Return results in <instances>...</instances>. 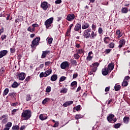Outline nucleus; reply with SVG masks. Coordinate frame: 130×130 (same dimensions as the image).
I'll list each match as a JSON object with an SVG mask.
<instances>
[{
    "label": "nucleus",
    "mask_w": 130,
    "mask_h": 130,
    "mask_svg": "<svg viewBox=\"0 0 130 130\" xmlns=\"http://www.w3.org/2000/svg\"><path fill=\"white\" fill-rule=\"evenodd\" d=\"M50 51L47 50V51H43V53L41 56V58H45L46 57V55L48 54V53H50Z\"/></svg>",
    "instance_id": "nucleus-17"
},
{
    "label": "nucleus",
    "mask_w": 130,
    "mask_h": 130,
    "mask_svg": "<svg viewBox=\"0 0 130 130\" xmlns=\"http://www.w3.org/2000/svg\"><path fill=\"white\" fill-rule=\"evenodd\" d=\"M120 125H121L120 123H118L115 124L114 127L115 128H119V127H120Z\"/></svg>",
    "instance_id": "nucleus-45"
},
{
    "label": "nucleus",
    "mask_w": 130,
    "mask_h": 130,
    "mask_svg": "<svg viewBox=\"0 0 130 130\" xmlns=\"http://www.w3.org/2000/svg\"><path fill=\"white\" fill-rule=\"evenodd\" d=\"M72 63L73 64V66H77V61L76 60H73L72 61Z\"/></svg>",
    "instance_id": "nucleus-52"
},
{
    "label": "nucleus",
    "mask_w": 130,
    "mask_h": 130,
    "mask_svg": "<svg viewBox=\"0 0 130 130\" xmlns=\"http://www.w3.org/2000/svg\"><path fill=\"white\" fill-rule=\"evenodd\" d=\"M39 41H40V38L37 37L33 40L32 43L30 45L31 48H34L38 45H39Z\"/></svg>",
    "instance_id": "nucleus-2"
},
{
    "label": "nucleus",
    "mask_w": 130,
    "mask_h": 130,
    "mask_svg": "<svg viewBox=\"0 0 130 130\" xmlns=\"http://www.w3.org/2000/svg\"><path fill=\"white\" fill-rule=\"evenodd\" d=\"M52 73V70L49 69L48 70L45 71V74H46V76L47 77H48V76H49V75H50V74H51Z\"/></svg>",
    "instance_id": "nucleus-26"
},
{
    "label": "nucleus",
    "mask_w": 130,
    "mask_h": 130,
    "mask_svg": "<svg viewBox=\"0 0 130 130\" xmlns=\"http://www.w3.org/2000/svg\"><path fill=\"white\" fill-rule=\"evenodd\" d=\"M73 26H74V24H71L70 25L69 29H68V30L70 31V32H71V30L72 29Z\"/></svg>",
    "instance_id": "nucleus-59"
},
{
    "label": "nucleus",
    "mask_w": 130,
    "mask_h": 130,
    "mask_svg": "<svg viewBox=\"0 0 130 130\" xmlns=\"http://www.w3.org/2000/svg\"><path fill=\"white\" fill-rule=\"evenodd\" d=\"M50 63H51V62H50V61H47L45 63V66H49L50 64Z\"/></svg>",
    "instance_id": "nucleus-64"
},
{
    "label": "nucleus",
    "mask_w": 130,
    "mask_h": 130,
    "mask_svg": "<svg viewBox=\"0 0 130 130\" xmlns=\"http://www.w3.org/2000/svg\"><path fill=\"white\" fill-rule=\"evenodd\" d=\"M98 32L99 34H101L102 33H103V29H102V27H99L98 29Z\"/></svg>",
    "instance_id": "nucleus-48"
},
{
    "label": "nucleus",
    "mask_w": 130,
    "mask_h": 130,
    "mask_svg": "<svg viewBox=\"0 0 130 130\" xmlns=\"http://www.w3.org/2000/svg\"><path fill=\"white\" fill-rule=\"evenodd\" d=\"M4 73H5V69L2 68L0 69V76H3Z\"/></svg>",
    "instance_id": "nucleus-43"
},
{
    "label": "nucleus",
    "mask_w": 130,
    "mask_h": 130,
    "mask_svg": "<svg viewBox=\"0 0 130 130\" xmlns=\"http://www.w3.org/2000/svg\"><path fill=\"white\" fill-rule=\"evenodd\" d=\"M123 121L124 123H126V124H127V123H128V122L129 121V117H124L123 118Z\"/></svg>",
    "instance_id": "nucleus-24"
},
{
    "label": "nucleus",
    "mask_w": 130,
    "mask_h": 130,
    "mask_svg": "<svg viewBox=\"0 0 130 130\" xmlns=\"http://www.w3.org/2000/svg\"><path fill=\"white\" fill-rule=\"evenodd\" d=\"M102 72L103 76H107V75H108L109 73V70H108V69L106 67L102 69Z\"/></svg>",
    "instance_id": "nucleus-12"
},
{
    "label": "nucleus",
    "mask_w": 130,
    "mask_h": 130,
    "mask_svg": "<svg viewBox=\"0 0 130 130\" xmlns=\"http://www.w3.org/2000/svg\"><path fill=\"white\" fill-rule=\"evenodd\" d=\"M128 12V9L126 8H122L121 9V13L122 14H126Z\"/></svg>",
    "instance_id": "nucleus-29"
},
{
    "label": "nucleus",
    "mask_w": 130,
    "mask_h": 130,
    "mask_svg": "<svg viewBox=\"0 0 130 130\" xmlns=\"http://www.w3.org/2000/svg\"><path fill=\"white\" fill-rule=\"evenodd\" d=\"M41 7L45 10H46L47 9H48V5H47V2H43L41 4Z\"/></svg>",
    "instance_id": "nucleus-14"
},
{
    "label": "nucleus",
    "mask_w": 130,
    "mask_h": 130,
    "mask_svg": "<svg viewBox=\"0 0 130 130\" xmlns=\"http://www.w3.org/2000/svg\"><path fill=\"white\" fill-rule=\"evenodd\" d=\"M25 78H26V75L24 73H21L18 74V79L20 81H23V80H25Z\"/></svg>",
    "instance_id": "nucleus-10"
},
{
    "label": "nucleus",
    "mask_w": 130,
    "mask_h": 130,
    "mask_svg": "<svg viewBox=\"0 0 130 130\" xmlns=\"http://www.w3.org/2000/svg\"><path fill=\"white\" fill-rule=\"evenodd\" d=\"M67 92H68V88H62L60 91V92L64 93V94H66Z\"/></svg>",
    "instance_id": "nucleus-32"
},
{
    "label": "nucleus",
    "mask_w": 130,
    "mask_h": 130,
    "mask_svg": "<svg viewBox=\"0 0 130 130\" xmlns=\"http://www.w3.org/2000/svg\"><path fill=\"white\" fill-rule=\"evenodd\" d=\"M44 77H46L47 76H46V74L45 73L43 72H41L40 74V78H43Z\"/></svg>",
    "instance_id": "nucleus-36"
},
{
    "label": "nucleus",
    "mask_w": 130,
    "mask_h": 130,
    "mask_svg": "<svg viewBox=\"0 0 130 130\" xmlns=\"http://www.w3.org/2000/svg\"><path fill=\"white\" fill-rule=\"evenodd\" d=\"M53 23V18L51 17L49 19H48L45 22V25L46 26V28L47 29H48L50 27H51V24Z\"/></svg>",
    "instance_id": "nucleus-3"
},
{
    "label": "nucleus",
    "mask_w": 130,
    "mask_h": 130,
    "mask_svg": "<svg viewBox=\"0 0 130 130\" xmlns=\"http://www.w3.org/2000/svg\"><path fill=\"white\" fill-rule=\"evenodd\" d=\"M8 118L9 116L7 114L3 115L2 117H0V120H2V123L5 124V123H7V122H8Z\"/></svg>",
    "instance_id": "nucleus-5"
},
{
    "label": "nucleus",
    "mask_w": 130,
    "mask_h": 130,
    "mask_svg": "<svg viewBox=\"0 0 130 130\" xmlns=\"http://www.w3.org/2000/svg\"><path fill=\"white\" fill-rule=\"evenodd\" d=\"M31 100V96L29 94L26 95V101H30Z\"/></svg>",
    "instance_id": "nucleus-50"
},
{
    "label": "nucleus",
    "mask_w": 130,
    "mask_h": 130,
    "mask_svg": "<svg viewBox=\"0 0 130 130\" xmlns=\"http://www.w3.org/2000/svg\"><path fill=\"white\" fill-rule=\"evenodd\" d=\"M119 48H121L123 45L125 44V40L124 39H122L119 41Z\"/></svg>",
    "instance_id": "nucleus-16"
},
{
    "label": "nucleus",
    "mask_w": 130,
    "mask_h": 130,
    "mask_svg": "<svg viewBox=\"0 0 130 130\" xmlns=\"http://www.w3.org/2000/svg\"><path fill=\"white\" fill-rule=\"evenodd\" d=\"M18 109H13L12 111V114H15L14 113L17 112Z\"/></svg>",
    "instance_id": "nucleus-61"
},
{
    "label": "nucleus",
    "mask_w": 130,
    "mask_h": 130,
    "mask_svg": "<svg viewBox=\"0 0 130 130\" xmlns=\"http://www.w3.org/2000/svg\"><path fill=\"white\" fill-rule=\"evenodd\" d=\"M61 2H62L61 0H57L55 2V4L57 5L59 4H61Z\"/></svg>",
    "instance_id": "nucleus-57"
},
{
    "label": "nucleus",
    "mask_w": 130,
    "mask_h": 130,
    "mask_svg": "<svg viewBox=\"0 0 130 130\" xmlns=\"http://www.w3.org/2000/svg\"><path fill=\"white\" fill-rule=\"evenodd\" d=\"M108 69L109 71H112L113 69H114V65H113V63H109L108 66Z\"/></svg>",
    "instance_id": "nucleus-23"
},
{
    "label": "nucleus",
    "mask_w": 130,
    "mask_h": 130,
    "mask_svg": "<svg viewBox=\"0 0 130 130\" xmlns=\"http://www.w3.org/2000/svg\"><path fill=\"white\" fill-rule=\"evenodd\" d=\"M51 91V87L50 86H47L46 89V92L47 93H49Z\"/></svg>",
    "instance_id": "nucleus-42"
},
{
    "label": "nucleus",
    "mask_w": 130,
    "mask_h": 130,
    "mask_svg": "<svg viewBox=\"0 0 130 130\" xmlns=\"http://www.w3.org/2000/svg\"><path fill=\"white\" fill-rule=\"evenodd\" d=\"M58 126V122H56L53 126V127H57Z\"/></svg>",
    "instance_id": "nucleus-60"
},
{
    "label": "nucleus",
    "mask_w": 130,
    "mask_h": 130,
    "mask_svg": "<svg viewBox=\"0 0 130 130\" xmlns=\"http://www.w3.org/2000/svg\"><path fill=\"white\" fill-rule=\"evenodd\" d=\"M50 80L52 81V82H55V81L57 80V75L54 74L52 75Z\"/></svg>",
    "instance_id": "nucleus-19"
},
{
    "label": "nucleus",
    "mask_w": 130,
    "mask_h": 130,
    "mask_svg": "<svg viewBox=\"0 0 130 130\" xmlns=\"http://www.w3.org/2000/svg\"><path fill=\"white\" fill-rule=\"evenodd\" d=\"M88 27H90V24L88 23H86L82 25V29H88Z\"/></svg>",
    "instance_id": "nucleus-25"
},
{
    "label": "nucleus",
    "mask_w": 130,
    "mask_h": 130,
    "mask_svg": "<svg viewBox=\"0 0 130 130\" xmlns=\"http://www.w3.org/2000/svg\"><path fill=\"white\" fill-rule=\"evenodd\" d=\"M92 31V29H87L85 30H84L83 36L85 37V38H90V32Z\"/></svg>",
    "instance_id": "nucleus-7"
},
{
    "label": "nucleus",
    "mask_w": 130,
    "mask_h": 130,
    "mask_svg": "<svg viewBox=\"0 0 130 130\" xmlns=\"http://www.w3.org/2000/svg\"><path fill=\"white\" fill-rule=\"evenodd\" d=\"M76 119H80L81 118V114H77L75 117Z\"/></svg>",
    "instance_id": "nucleus-51"
},
{
    "label": "nucleus",
    "mask_w": 130,
    "mask_h": 130,
    "mask_svg": "<svg viewBox=\"0 0 130 130\" xmlns=\"http://www.w3.org/2000/svg\"><path fill=\"white\" fill-rule=\"evenodd\" d=\"M77 84L78 83H77V81L72 82L71 84V89H72V90H73V89H75V88H76L77 87Z\"/></svg>",
    "instance_id": "nucleus-20"
},
{
    "label": "nucleus",
    "mask_w": 130,
    "mask_h": 130,
    "mask_svg": "<svg viewBox=\"0 0 130 130\" xmlns=\"http://www.w3.org/2000/svg\"><path fill=\"white\" fill-rule=\"evenodd\" d=\"M74 103L73 101H70L68 102H66L63 104V106L64 107H68V106H70V105H72Z\"/></svg>",
    "instance_id": "nucleus-15"
},
{
    "label": "nucleus",
    "mask_w": 130,
    "mask_h": 130,
    "mask_svg": "<svg viewBox=\"0 0 130 130\" xmlns=\"http://www.w3.org/2000/svg\"><path fill=\"white\" fill-rule=\"evenodd\" d=\"M8 93H9V88H6L4 91L3 96H6L8 94Z\"/></svg>",
    "instance_id": "nucleus-34"
},
{
    "label": "nucleus",
    "mask_w": 130,
    "mask_h": 130,
    "mask_svg": "<svg viewBox=\"0 0 130 130\" xmlns=\"http://www.w3.org/2000/svg\"><path fill=\"white\" fill-rule=\"evenodd\" d=\"M69 67H70V64H69V62L68 61H63L60 64V68L62 70H66Z\"/></svg>",
    "instance_id": "nucleus-8"
},
{
    "label": "nucleus",
    "mask_w": 130,
    "mask_h": 130,
    "mask_svg": "<svg viewBox=\"0 0 130 130\" xmlns=\"http://www.w3.org/2000/svg\"><path fill=\"white\" fill-rule=\"evenodd\" d=\"M53 40V39H52V38L48 37L47 38V43L48 44H51V43H52Z\"/></svg>",
    "instance_id": "nucleus-28"
},
{
    "label": "nucleus",
    "mask_w": 130,
    "mask_h": 130,
    "mask_svg": "<svg viewBox=\"0 0 130 130\" xmlns=\"http://www.w3.org/2000/svg\"><path fill=\"white\" fill-rule=\"evenodd\" d=\"M96 36H97V33L95 32L94 31H91L90 36V39H94Z\"/></svg>",
    "instance_id": "nucleus-21"
},
{
    "label": "nucleus",
    "mask_w": 130,
    "mask_h": 130,
    "mask_svg": "<svg viewBox=\"0 0 130 130\" xmlns=\"http://www.w3.org/2000/svg\"><path fill=\"white\" fill-rule=\"evenodd\" d=\"M8 54V50H3L0 51V58H3L4 56L7 55Z\"/></svg>",
    "instance_id": "nucleus-11"
},
{
    "label": "nucleus",
    "mask_w": 130,
    "mask_h": 130,
    "mask_svg": "<svg viewBox=\"0 0 130 130\" xmlns=\"http://www.w3.org/2000/svg\"><path fill=\"white\" fill-rule=\"evenodd\" d=\"M49 100H50V99L48 98H45L43 101H42V104H46V103H47V102L48 101H49Z\"/></svg>",
    "instance_id": "nucleus-30"
},
{
    "label": "nucleus",
    "mask_w": 130,
    "mask_h": 130,
    "mask_svg": "<svg viewBox=\"0 0 130 130\" xmlns=\"http://www.w3.org/2000/svg\"><path fill=\"white\" fill-rule=\"evenodd\" d=\"M115 46V44L113 42H111L109 45V48H114V46Z\"/></svg>",
    "instance_id": "nucleus-35"
},
{
    "label": "nucleus",
    "mask_w": 130,
    "mask_h": 130,
    "mask_svg": "<svg viewBox=\"0 0 130 130\" xmlns=\"http://www.w3.org/2000/svg\"><path fill=\"white\" fill-rule=\"evenodd\" d=\"M13 124L12 123V122H9L7 123V124L5 125V126H7V127H11V126H12V125Z\"/></svg>",
    "instance_id": "nucleus-46"
},
{
    "label": "nucleus",
    "mask_w": 130,
    "mask_h": 130,
    "mask_svg": "<svg viewBox=\"0 0 130 130\" xmlns=\"http://www.w3.org/2000/svg\"><path fill=\"white\" fill-rule=\"evenodd\" d=\"M78 77V73H76L75 74H74L73 76V79H76Z\"/></svg>",
    "instance_id": "nucleus-63"
},
{
    "label": "nucleus",
    "mask_w": 130,
    "mask_h": 130,
    "mask_svg": "<svg viewBox=\"0 0 130 130\" xmlns=\"http://www.w3.org/2000/svg\"><path fill=\"white\" fill-rule=\"evenodd\" d=\"M129 79H130L129 76H126L125 77L124 80V81H127V80H129Z\"/></svg>",
    "instance_id": "nucleus-62"
},
{
    "label": "nucleus",
    "mask_w": 130,
    "mask_h": 130,
    "mask_svg": "<svg viewBox=\"0 0 130 130\" xmlns=\"http://www.w3.org/2000/svg\"><path fill=\"white\" fill-rule=\"evenodd\" d=\"M39 118L41 120H45V119H47V116H45L43 115V114H41L39 116Z\"/></svg>",
    "instance_id": "nucleus-27"
},
{
    "label": "nucleus",
    "mask_w": 130,
    "mask_h": 130,
    "mask_svg": "<svg viewBox=\"0 0 130 130\" xmlns=\"http://www.w3.org/2000/svg\"><path fill=\"white\" fill-rule=\"evenodd\" d=\"M115 91H119L120 90V85H116L114 87Z\"/></svg>",
    "instance_id": "nucleus-33"
},
{
    "label": "nucleus",
    "mask_w": 130,
    "mask_h": 130,
    "mask_svg": "<svg viewBox=\"0 0 130 130\" xmlns=\"http://www.w3.org/2000/svg\"><path fill=\"white\" fill-rule=\"evenodd\" d=\"M110 41V38L106 37L104 38V42L105 44H108Z\"/></svg>",
    "instance_id": "nucleus-22"
},
{
    "label": "nucleus",
    "mask_w": 130,
    "mask_h": 130,
    "mask_svg": "<svg viewBox=\"0 0 130 130\" xmlns=\"http://www.w3.org/2000/svg\"><path fill=\"white\" fill-rule=\"evenodd\" d=\"M110 51H111V49H106L105 52H106V53H107V54H108V53H110Z\"/></svg>",
    "instance_id": "nucleus-54"
},
{
    "label": "nucleus",
    "mask_w": 130,
    "mask_h": 130,
    "mask_svg": "<svg viewBox=\"0 0 130 130\" xmlns=\"http://www.w3.org/2000/svg\"><path fill=\"white\" fill-rule=\"evenodd\" d=\"M92 58H93V52L90 51L88 53V55L86 57V60L90 61V60H92Z\"/></svg>",
    "instance_id": "nucleus-13"
},
{
    "label": "nucleus",
    "mask_w": 130,
    "mask_h": 130,
    "mask_svg": "<svg viewBox=\"0 0 130 130\" xmlns=\"http://www.w3.org/2000/svg\"><path fill=\"white\" fill-rule=\"evenodd\" d=\"M18 103H18V102L13 103H12V104H11V106H14V107L17 106V105H18Z\"/></svg>",
    "instance_id": "nucleus-56"
},
{
    "label": "nucleus",
    "mask_w": 130,
    "mask_h": 130,
    "mask_svg": "<svg viewBox=\"0 0 130 130\" xmlns=\"http://www.w3.org/2000/svg\"><path fill=\"white\" fill-rule=\"evenodd\" d=\"M128 85V83H127V81L125 80H123V82L122 83V86L123 87H126Z\"/></svg>",
    "instance_id": "nucleus-31"
},
{
    "label": "nucleus",
    "mask_w": 130,
    "mask_h": 130,
    "mask_svg": "<svg viewBox=\"0 0 130 130\" xmlns=\"http://www.w3.org/2000/svg\"><path fill=\"white\" fill-rule=\"evenodd\" d=\"M81 109V106L78 105L75 107V109L77 110V111H79V110Z\"/></svg>",
    "instance_id": "nucleus-55"
},
{
    "label": "nucleus",
    "mask_w": 130,
    "mask_h": 130,
    "mask_svg": "<svg viewBox=\"0 0 130 130\" xmlns=\"http://www.w3.org/2000/svg\"><path fill=\"white\" fill-rule=\"evenodd\" d=\"M18 87V83L17 82H14L12 85V88H17Z\"/></svg>",
    "instance_id": "nucleus-39"
},
{
    "label": "nucleus",
    "mask_w": 130,
    "mask_h": 130,
    "mask_svg": "<svg viewBox=\"0 0 130 130\" xmlns=\"http://www.w3.org/2000/svg\"><path fill=\"white\" fill-rule=\"evenodd\" d=\"M77 53H78L79 54H82V53H84V51L83 50V49H80L77 51Z\"/></svg>",
    "instance_id": "nucleus-47"
},
{
    "label": "nucleus",
    "mask_w": 130,
    "mask_h": 130,
    "mask_svg": "<svg viewBox=\"0 0 130 130\" xmlns=\"http://www.w3.org/2000/svg\"><path fill=\"white\" fill-rule=\"evenodd\" d=\"M114 114H109L107 117L108 121H109V122H112V121L115 122L117 119L116 118H114Z\"/></svg>",
    "instance_id": "nucleus-4"
},
{
    "label": "nucleus",
    "mask_w": 130,
    "mask_h": 130,
    "mask_svg": "<svg viewBox=\"0 0 130 130\" xmlns=\"http://www.w3.org/2000/svg\"><path fill=\"white\" fill-rule=\"evenodd\" d=\"M110 90V86H108V87H106L105 91L106 92H109Z\"/></svg>",
    "instance_id": "nucleus-53"
},
{
    "label": "nucleus",
    "mask_w": 130,
    "mask_h": 130,
    "mask_svg": "<svg viewBox=\"0 0 130 130\" xmlns=\"http://www.w3.org/2000/svg\"><path fill=\"white\" fill-rule=\"evenodd\" d=\"M96 25L93 24L91 26V28L92 29V30H93V31H96Z\"/></svg>",
    "instance_id": "nucleus-49"
},
{
    "label": "nucleus",
    "mask_w": 130,
    "mask_h": 130,
    "mask_svg": "<svg viewBox=\"0 0 130 130\" xmlns=\"http://www.w3.org/2000/svg\"><path fill=\"white\" fill-rule=\"evenodd\" d=\"M81 28H82V25L79 23H77L76 24L75 26L74 30L75 31H79V30H81Z\"/></svg>",
    "instance_id": "nucleus-18"
},
{
    "label": "nucleus",
    "mask_w": 130,
    "mask_h": 130,
    "mask_svg": "<svg viewBox=\"0 0 130 130\" xmlns=\"http://www.w3.org/2000/svg\"><path fill=\"white\" fill-rule=\"evenodd\" d=\"M12 129L14 130H19L20 129V126L18 125H14L12 127Z\"/></svg>",
    "instance_id": "nucleus-38"
},
{
    "label": "nucleus",
    "mask_w": 130,
    "mask_h": 130,
    "mask_svg": "<svg viewBox=\"0 0 130 130\" xmlns=\"http://www.w3.org/2000/svg\"><path fill=\"white\" fill-rule=\"evenodd\" d=\"M98 67H99V63L96 62L92 63V64L90 66V68H92V69H91L92 72L95 73V72L97 71Z\"/></svg>",
    "instance_id": "nucleus-6"
},
{
    "label": "nucleus",
    "mask_w": 130,
    "mask_h": 130,
    "mask_svg": "<svg viewBox=\"0 0 130 130\" xmlns=\"http://www.w3.org/2000/svg\"><path fill=\"white\" fill-rule=\"evenodd\" d=\"M10 52L11 53H15V52H16V49L14 47L11 48Z\"/></svg>",
    "instance_id": "nucleus-44"
},
{
    "label": "nucleus",
    "mask_w": 130,
    "mask_h": 130,
    "mask_svg": "<svg viewBox=\"0 0 130 130\" xmlns=\"http://www.w3.org/2000/svg\"><path fill=\"white\" fill-rule=\"evenodd\" d=\"M74 57L75 59H79V58H80V55L78 53L74 54Z\"/></svg>",
    "instance_id": "nucleus-41"
},
{
    "label": "nucleus",
    "mask_w": 130,
    "mask_h": 130,
    "mask_svg": "<svg viewBox=\"0 0 130 130\" xmlns=\"http://www.w3.org/2000/svg\"><path fill=\"white\" fill-rule=\"evenodd\" d=\"M75 19V14H68L67 16L66 20L67 21H69L70 22L73 21Z\"/></svg>",
    "instance_id": "nucleus-9"
},
{
    "label": "nucleus",
    "mask_w": 130,
    "mask_h": 130,
    "mask_svg": "<svg viewBox=\"0 0 130 130\" xmlns=\"http://www.w3.org/2000/svg\"><path fill=\"white\" fill-rule=\"evenodd\" d=\"M6 38H7V36L6 35H2L1 37V39L2 41L5 40V39H6Z\"/></svg>",
    "instance_id": "nucleus-58"
},
{
    "label": "nucleus",
    "mask_w": 130,
    "mask_h": 130,
    "mask_svg": "<svg viewBox=\"0 0 130 130\" xmlns=\"http://www.w3.org/2000/svg\"><path fill=\"white\" fill-rule=\"evenodd\" d=\"M116 34H117V35H118V38H120V37H121V36H122V35H121L120 34V30H117L116 32Z\"/></svg>",
    "instance_id": "nucleus-37"
},
{
    "label": "nucleus",
    "mask_w": 130,
    "mask_h": 130,
    "mask_svg": "<svg viewBox=\"0 0 130 130\" xmlns=\"http://www.w3.org/2000/svg\"><path fill=\"white\" fill-rule=\"evenodd\" d=\"M21 117L24 118L25 120H28L31 117V111L30 110H26L21 114Z\"/></svg>",
    "instance_id": "nucleus-1"
},
{
    "label": "nucleus",
    "mask_w": 130,
    "mask_h": 130,
    "mask_svg": "<svg viewBox=\"0 0 130 130\" xmlns=\"http://www.w3.org/2000/svg\"><path fill=\"white\" fill-rule=\"evenodd\" d=\"M65 80H67V77L64 76H61L59 79V82H63Z\"/></svg>",
    "instance_id": "nucleus-40"
}]
</instances>
